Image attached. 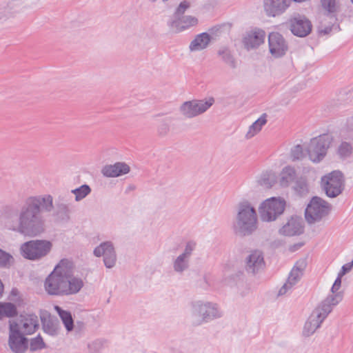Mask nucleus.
I'll use <instances>...</instances> for the list:
<instances>
[{
  "mask_svg": "<svg viewBox=\"0 0 353 353\" xmlns=\"http://www.w3.org/2000/svg\"><path fill=\"white\" fill-rule=\"evenodd\" d=\"M53 196L49 194L28 197L19 213L13 209L6 210L1 216L4 228L29 237L43 234L46 221L43 212H51L54 208Z\"/></svg>",
  "mask_w": 353,
  "mask_h": 353,
  "instance_id": "obj_1",
  "label": "nucleus"
},
{
  "mask_svg": "<svg viewBox=\"0 0 353 353\" xmlns=\"http://www.w3.org/2000/svg\"><path fill=\"white\" fill-rule=\"evenodd\" d=\"M72 263L61 260L44 281V290L51 296H68L77 294L83 287V280L74 276Z\"/></svg>",
  "mask_w": 353,
  "mask_h": 353,
  "instance_id": "obj_2",
  "label": "nucleus"
},
{
  "mask_svg": "<svg viewBox=\"0 0 353 353\" xmlns=\"http://www.w3.org/2000/svg\"><path fill=\"white\" fill-rule=\"evenodd\" d=\"M236 215L232 223L234 234L239 236L252 234L258 228V215L254 205L247 200L239 201L235 208Z\"/></svg>",
  "mask_w": 353,
  "mask_h": 353,
  "instance_id": "obj_3",
  "label": "nucleus"
},
{
  "mask_svg": "<svg viewBox=\"0 0 353 353\" xmlns=\"http://www.w3.org/2000/svg\"><path fill=\"white\" fill-rule=\"evenodd\" d=\"M219 316L221 312L214 303L202 301H195L190 303V320L194 325H201Z\"/></svg>",
  "mask_w": 353,
  "mask_h": 353,
  "instance_id": "obj_4",
  "label": "nucleus"
},
{
  "mask_svg": "<svg viewBox=\"0 0 353 353\" xmlns=\"http://www.w3.org/2000/svg\"><path fill=\"white\" fill-rule=\"evenodd\" d=\"M52 243L48 240H30L22 243L19 251L21 255L28 260L39 261L46 256L51 251Z\"/></svg>",
  "mask_w": 353,
  "mask_h": 353,
  "instance_id": "obj_5",
  "label": "nucleus"
},
{
  "mask_svg": "<svg viewBox=\"0 0 353 353\" xmlns=\"http://www.w3.org/2000/svg\"><path fill=\"white\" fill-rule=\"evenodd\" d=\"M330 210V203L320 197L314 196L305 209V220L309 224L320 222L327 217Z\"/></svg>",
  "mask_w": 353,
  "mask_h": 353,
  "instance_id": "obj_6",
  "label": "nucleus"
},
{
  "mask_svg": "<svg viewBox=\"0 0 353 353\" xmlns=\"http://www.w3.org/2000/svg\"><path fill=\"white\" fill-rule=\"evenodd\" d=\"M332 141V137L330 134H323L312 139L306 146L309 159L314 163L322 161Z\"/></svg>",
  "mask_w": 353,
  "mask_h": 353,
  "instance_id": "obj_7",
  "label": "nucleus"
},
{
  "mask_svg": "<svg viewBox=\"0 0 353 353\" xmlns=\"http://www.w3.org/2000/svg\"><path fill=\"white\" fill-rule=\"evenodd\" d=\"M285 201L281 198L272 197L265 200L259 206V210L263 221H275L283 214Z\"/></svg>",
  "mask_w": 353,
  "mask_h": 353,
  "instance_id": "obj_8",
  "label": "nucleus"
},
{
  "mask_svg": "<svg viewBox=\"0 0 353 353\" xmlns=\"http://www.w3.org/2000/svg\"><path fill=\"white\" fill-rule=\"evenodd\" d=\"M213 97L183 102L179 107L181 114L186 119H192L205 112L214 103Z\"/></svg>",
  "mask_w": 353,
  "mask_h": 353,
  "instance_id": "obj_9",
  "label": "nucleus"
},
{
  "mask_svg": "<svg viewBox=\"0 0 353 353\" xmlns=\"http://www.w3.org/2000/svg\"><path fill=\"white\" fill-rule=\"evenodd\" d=\"M39 320L34 314L20 315L9 321V328L24 336L34 334L39 327Z\"/></svg>",
  "mask_w": 353,
  "mask_h": 353,
  "instance_id": "obj_10",
  "label": "nucleus"
},
{
  "mask_svg": "<svg viewBox=\"0 0 353 353\" xmlns=\"http://www.w3.org/2000/svg\"><path fill=\"white\" fill-rule=\"evenodd\" d=\"M321 185L328 197H336L344 188L343 176L341 172L334 171L322 177Z\"/></svg>",
  "mask_w": 353,
  "mask_h": 353,
  "instance_id": "obj_11",
  "label": "nucleus"
},
{
  "mask_svg": "<svg viewBox=\"0 0 353 353\" xmlns=\"http://www.w3.org/2000/svg\"><path fill=\"white\" fill-rule=\"evenodd\" d=\"M330 312L327 307L326 309L319 303L305 323L303 334L305 336L313 334Z\"/></svg>",
  "mask_w": 353,
  "mask_h": 353,
  "instance_id": "obj_12",
  "label": "nucleus"
},
{
  "mask_svg": "<svg viewBox=\"0 0 353 353\" xmlns=\"http://www.w3.org/2000/svg\"><path fill=\"white\" fill-rule=\"evenodd\" d=\"M307 266V262L305 259H301L296 262L292 268L286 282L280 288L279 295H284L295 285L303 274V272Z\"/></svg>",
  "mask_w": 353,
  "mask_h": 353,
  "instance_id": "obj_13",
  "label": "nucleus"
},
{
  "mask_svg": "<svg viewBox=\"0 0 353 353\" xmlns=\"http://www.w3.org/2000/svg\"><path fill=\"white\" fill-rule=\"evenodd\" d=\"M97 257H103V263L107 268H112L117 262V254L114 246L111 241L100 243L93 251Z\"/></svg>",
  "mask_w": 353,
  "mask_h": 353,
  "instance_id": "obj_14",
  "label": "nucleus"
},
{
  "mask_svg": "<svg viewBox=\"0 0 353 353\" xmlns=\"http://www.w3.org/2000/svg\"><path fill=\"white\" fill-rule=\"evenodd\" d=\"M268 46L270 53L274 58L284 56L288 50L287 41L278 32H272L269 34Z\"/></svg>",
  "mask_w": 353,
  "mask_h": 353,
  "instance_id": "obj_15",
  "label": "nucleus"
},
{
  "mask_svg": "<svg viewBox=\"0 0 353 353\" xmlns=\"http://www.w3.org/2000/svg\"><path fill=\"white\" fill-rule=\"evenodd\" d=\"M264 267L263 254L259 250L251 251L245 259V270L248 274L254 275Z\"/></svg>",
  "mask_w": 353,
  "mask_h": 353,
  "instance_id": "obj_16",
  "label": "nucleus"
},
{
  "mask_svg": "<svg viewBox=\"0 0 353 353\" xmlns=\"http://www.w3.org/2000/svg\"><path fill=\"white\" fill-rule=\"evenodd\" d=\"M342 280L337 278L335 279L331 290L330 293L319 303L323 307L332 312L333 307L337 305L343 299V293L341 290Z\"/></svg>",
  "mask_w": 353,
  "mask_h": 353,
  "instance_id": "obj_17",
  "label": "nucleus"
},
{
  "mask_svg": "<svg viewBox=\"0 0 353 353\" xmlns=\"http://www.w3.org/2000/svg\"><path fill=\"white\" fill-rule=\"evenodd\" d=\"M335 13L336 12H327L320 17L319 25L317 27L319 35L326 36L332 31L339 30V26Z\"/></svg>",
  "mask_w": 353,
  "mask_h": 353,
  "instance_id": "obj_18",
  "label": "nucleus"
},
{
  "mask_svg": "<svg viewBox=\"0 0 353 353\" xmlns=\"http://www.w3.org/2000/svg\"><path fill=\"white\" fill-rule=\"evenodd\" d=\"M8 345L13 353H25L28 348L27 337L9 328Z\"/></svg>",
  "mask_w": 353,
  "mask_h": 353,
  "instance_id": "obj_19",
  "label": "nucleus"
},
{
  "mask_svg": "<svg viewBox=\"0 0 353 353\" xmlns=\"http://www.w3.org/2000/svg\"><path fill=\"white\" fill-rule=\"evenodd\" d=\"M290 30L293 34L299 37H305L312 31V23L304 16L294 17L290 21Z\"/></svg>",
  "mask_w": 353,
  "mask_h": 353,
  "instance_id": "obj_20",
  "label": "nucleus"
},
{
  "mask_svg": "<svg viewBox=\"0 0 353 353\" xmlns=\"http://www.w3.org/2000/svg\"><path fill=\"white\" fill-rule=\"evenodd\" d=\"M265 32L263 30L255 28L245 33L243 43L245 48L250 50L256 49L265 41Z\"/></svg>",
  "mask_w": 353,
  "mask_h": 353,
  "instance_id": "obj_21",
  "label": "nucleus"
},
{
  "mask_svg": "<svg viewBox=\"0 0 353 353\" xmlns=\"http://www.w3.org/2000/svg\"><path fill=\"white\" fill-rule=\"evenodd\" d=\"M197 23L196 17L186 15L172 18L168 21V26L173 32L178 33L196 26Z\"/></svg>",
  "mask_w": 353,
  "mask_h": 353,
  "instance_id": "obj_22",
  "label": "nucleus"
},
{
  "mask_svg": "<svg viewBox=\"0 0 353 353\" xmlns=\"http://www.w3.org/2000/svg\"><path fill=\"white\" fill-rule=\"evenodd\" d=\"M291 0H264V10L268 16L276 17L283 13L290 6Z\"/></svg>",
  "mask_w": 353,
  "mask_h": 353,
  "instance_id": "obj_23",
  "label": "nucleus"
},
{
  "mask_svg": "<svg viewBox=\"0 0 353 353\" xmlns=\"http://www.w3.org/2000/svg\"><path fill=\"white\" fill-rule=\"evenodd\" d=\"M303 232L302 219L298 216H292L285 224L279 230V234L292 236L299 235Z\"/></svg>",
  "mask_w": 353,
  "mask_h": 353,
  "instance_id": "obj_24",
  "label": "nucleus"
},
{
  "mask_svg": "<svg viewBox=\"0 0 353 353\" xmlns=\"http://www.w3.org/2000/svg\"><path fill=\"white\" fill-rule=\"evenodd\" d=\"M130 171V166L124 162H117L114 164L105 165L101 169V174L108 178L119 177L126 174Z\"/></svg>",
  "mask_w": 353,
  "mask_h": 353,
  "instance_id": "obj_25",
  "label": "nucleus"
},
{
  "mask_svg": "<svg viewBox=\"0 0 353 353\" xmlns=\"http://www.w3.org/2000/svg\"><path fill=\"white\" fill-rule=\"evenodd\" d=\"M210 41L208 33H201L195 37L191 41L189 49L192 52L200 51L207 48Z\"/></svg>",
  "mask_w": 353,
  "mask_h": 353,
  "instance_id": "obj_26",
  "label": "nucleus"
},
{
  "mask_svg": "<svg viewBox=\"0 0 353 353\" xmlns=\"http://www.w3.org/2000/svg\"><path fill=\"white\" fill-rule=\"evenodd\" d=\"M70 210L68 204L65 203H57L56 209L53 212V216L59 222H67L70 220Z\"/></svg>",
  "mask_w": 353,
  "mask_h": 353,
  "instance_id": "obj_27",
  "label": "nucleus"
},
{
  "mask_svg": "<svg viewBox=\"0 0 353 353\" xmlns=\"http://www.w3.org/2000/svg\"><path fill=\"white\" fill-rule=\"evenodd\" d=\"M296 178V171L291 166L283 168L280 173L279 183L283 187L288 186Z\"/></svg>",
  "mask_w": 353,
  "mask_h": 353,
  "instance_id": "obj_28",
  "label": "nucleus"
},
{
  "mask_svg": "<svg viewBox=\"0 0 353 353\" xmlns=\"http://www.w3.org/2000/svg\"><path fill=\"white\" fill-rule=\"evenodd\" d=\"M266 123V114H263L249 127V129L245 134V138L249 139L254 137L261 130L262 127Z\"/></svg>",
  "mask_w": 353,
  "mask_h": 353,
  "instance_id": "obj_29",
  "label": "nucleus"
},
{
  "mask_svg": "<svg viewBox=\"0 0 353 353\" xmlns=\"http://www.w3.org/2000/svg\"><path fill=\"white\" fill-rule=\"evenodd\" d=\"M54 310L59 314L66 330L71 332L74 328V321L70 312L62 310L59 306L56 305Z\"/></svg>",
  "mask_w": 353,
  "mask_h": 353,
  "instance_id": "obj_30",
  "label": "nucleus"
},
{
  "mask_svg": "<svg viewBox=\"0 0 353 353\" xmlns=\"http://www.w3.org/2000/svg\"><path fill=\"white\" fill-rule=\"evenodd\" d=\"M44 332L51 336L57 335L59 330V323L55 318H49L43 321Z\"/></svg>",
  "mask_w": 353,
  "mask_h": 353,
  "instance_id": "obj_31",
  "label": "nucleus"
},
{
  "mask_svg": "<svg viewBox=\"0 0 353 353\" xmlns=\"http://www.w3.org/2000/svg\"><path fill=\"white\" fill-rule=\"evenodd\" d=\"M173 121L172 117H165L159 121L157 125V133L160 136H165L170 131L171 124Z\"/></svg>",
  "mask_w": 353,
  "mask_h": 353,
  "instance_id": "obj_32",
  "label": "nucleus"
},
{
  "mask_svg": "<svg viewBox=\"0 0 353 353\" xmlns=\"http://www.w3.org/2000/svg\"><path fill=\"white\" fill-rule=\"evenodd\" d=\"M276 182V176L274 173L267 172L263 174L258 180L259 184L265 189L270 188Z\"/></svg>",
  "mask_w": 353,
  "mask_h": 353,
  "instance_id": "obj_33",
  "label": "nucleus"
},
{
  "mask_svg": "<svg viewBox=\"0 0 353 353\" xmlns=\"http://www.w3.org/2000/svg\"><path fill=\"white\" fill-rule=\"evenodd\" d=\"M17 308L11 303H4L0 304V319L3 317H12L17 314Z\"/></svg>",
  "mask_w": 353,
  "mask_h": 353,
  "instance_id": "obj_34",
  "label": "nucleus"
},
{
  "mask_svg": "<svg viewBox=\"0 0 353 353\" xmlns=\"http://www.w3.org/2000/svg\"><path fill=\"white\" fill-rule=\"evenodd\" d=\"M218 54L221 57V59L230 68H234L236 67V61L233 58L230 51L228 48H222L218 51Z\"/></svg>",
  "mask_w": 353,
  "mask_h": 353,
  "instance_id": "obj_35",
  "label": "nucleus"
},
{
  "mask_svg": "<svg viewBox=\"0 0 353 353\" xmlns=\"http://www.w3.org/2000/svg\"><path fill=\"white\" fill-rule=\"evenodd\" d=\"M189 267V260L179 255L174 260L173 263L174 270L176 272L181 273L186 270Z\"/></svg>",
  "mask_w": 353,
  "mask_h": 353,
  "instance_id": "obj_36",
  "label": "nucleus"
},
{
  "mask_svg": "<svg viewBox=\"0 0 353 353\" xmlns=\"http://www.w3.org/2000/svg\"><path fill=\"white\" fill-rule=\"evenodd\" d=\"M91 192V188L88 185H82L78 188L74 189L71 191L75 195V201H79L84 199Z\"/></svg>",
  "mask_w": 353,
  "mask_h": 353,
  "instance_id": "obj_37",
  "label": "nucleus"
},
{
  "mask_svg": "<svg viewBox=\"0 0 353 353\" xmlns=\"http://www.w3.org/2000/svg\"><path fill=\"white\" fill-rule=\"evenodd\" d=\"M13 256L6 252V251L0 249V268H6L10 267L14 263Z\"/></svg>",
  "mask_w": 353,
  "mask_h": 353,
  "instance_id": "obj_38",
  "label": "nucleus"
},
{
  "mask_svg": "<svg viewBox=\"0 0 353 353\" xmlns=\"http://www.w3.org/2000/svg\"><path fill=\"white\" fill-rule=\"evenodd\" d=\"M46 347V344L40 335L33 338L30 341V350L32 352L42 350Z\"/></svg>",
  "mask_w": 353,
  "mask_h": 353,
  "instance_id": "obj_39",
  "label": "nucleus"
},
{
  "mask_svg": "<svg viewBox=\"0 0 353 353\" xmlns=\"http://www.w3.org/2000/svg\"><path fill=\"white\" fill-rule=\"evenodd\" d=\"M303 147L298 144L291 149L290 157L292 161L302 160L305 157Z\"/></svg>",
  "mask_w": 353,
  "mask_h": 353,
  "instance_id": "obj_40",
  "label": "nucleus"
},
{
  "mask_svg": "<svg viewBox=\"0 0 353 353\" xmlns=\"http://www.w3.org/2000/svg\"><path fill=\"white\" fill-rule=\"evenodd\" d=\"M322 7L327 12H336L338 6L336 0H321Z\"/></svg>",
  "mask_w": 353,
  "mask_h": 353,
  "instance_id": "obj_41",
  "label": "nucleus"
},
{
  "mask_svg": "<svg viewBox=\"0 0 353 353\" xmlns=\"http://www.w3.org/2000/svg\"><path fill=\"white\" fill-rule=\"evenodd\" d=\"M338 153L341 157H347L352 153V147L350 143L343 142L339 147Z\"/></svg>",
  "mask_w": 353,
  "mask_h": 353,
  "instance_id": "obj_42",
  "label": "nucleus"
},
{
  "mask_svg": "<svg viewBox=\"0 0 353 353\" xmlns=\"http://www.w3.org/2000/svg\"><path fill=\"white\" fill-rule=\"evenodd\" d=\"M190 3L187 1H183L181 2L179 6L177 7L174 15L173 18L184 16L183 14L185 12L190 8Z\"/></svg>",
  "mask_w": 353,
  "mask_h": 353,
  "instance_id": "obj_43",
  "label": "nucleus"
},
{
  "mask_svg": "<svg viewBox=\"0 0 353 353\" xmlns=\"http://www.w3.org/2000/svg\"><path fill=\"white\" fill-rule=\"evenodd\" d=\"M352 268L353 260L351 262L347 263L342 266L341 270L338 273L337 278H339L341 279V280H342V277L348 272H350L352 270Z\"/></svg>",
  "mask_w": 353,
  "mask_h": 353,
  "instance_id": "obj_44",
  "label": "nucleus"
},
{
  "mask_svg": "<svg viewBox=\"0 0 353 353\" xmlns=\"http://www.w3.org/2000/svg\"><path fill=\"white\" fill-rule=\"evenodd\" d=\"M194 248V244L190 242V243H187L183 252L180 255L181 256L187 259L188 260H189L190 258V256L192 255V252Z\"/></svg>",
  "mask_w": 353,
  "mask_h": 353,
  "instance_id": "obj_45",
  "label": "nucleus"
},
{
  "mask_svg": "<svg viewBox=\"0 0 353 353\" xmlns=\"http://www.w3.org/2000/svg\"><path fill=\"white\" fill-rule=\"evenodd\" d=\"M251 292V288L249 285L243 284L239 288V292L241 296H245Z\"/></svg>",
  "mask_w": 353,
  "mask_h": 353,
  "instance_id": "obj_46",
  "label": "nucleus"
},
{
  "mask_svg": "<svg viewBox=\"0 0 353 353\" xmlns=\"http://www.w3.org/2000/svg\"><path fill=\"white\" fill-rule=\"evenodd\" d=\"M199 285L202 288H207L209 285V276L208 274L203 275L200 283H199Z\"/></svg>",
  "mask_w": 353,
  "mask_h": 353,
  "instance_id": "obj_47",
  "label": "nucleus"
},
{
  "mask_svg": "<svg viewBox=\"0 0 353 353\" xmlns=\"http://www.w3.org/2000/svg\"><path fill=\"white\" fill-rule=\"evenodd\" d=\"M84 327L85 325L82 321H77L76 324H74L73 330H74L77 333H79L84 329Z\"/></svg>",
  "mask_w": 353,
  "mask_h": 353,
  "instance_id": "obj_48",
  "label": "nucleus"
},
{
  "mask_svg": "<svg viewBox=\"0 0 353 353\" xmlns=\"http://www.w3.org/2000/svg\"><path fill=\"white\" fill-rule=\"evenodd\" d=\"M303 245V243H295L289 247V250L290 252H295V251L298 250L299 249H300Z\"/></svg>",
  "mask_w": 353,
  "mask_h": 353,
  "instance_id": "obj_49",
  "label": "nucleus"
},
{
  "mask_svg": "<svg viewBox=\"0 0 353 353\" xmlns=\"http://www.w3.org/2000/svg\"><path fill=\"white\" fill-rule=\"evenodd\" d=\"M18 294H19V292L16 289H13L12 291H11V293H10V299L12 301H15V299L14 297L18 296Z\"/></svg>",
  "mask_w": 353,
  "mask_h": 353,
  "instance_id": "obj_50",
  "label": "nucleus"
},
{
  "mask_svg": "<svg viewBox=\"0 0 353 353\" xmlns=\"http://www.w3.org/2000/svg\"><path fill=\"white\" fill-rule=\"evenodd\" d=\"M135 190V186L134 185H130L128 187V191H132Z\"/></svg>",
  "mask_w": 353,
  "mask_h": 353,
  "instance_id": "obj_51",
  "label": "nucleus"
},
{
  "mask_svg": "<svg viewBox=\"0 0 353 353\" xmlns=\"http://www.w3.org/2000/svg\"><path fill=\"white\" fill-rule=\"evenodd\" d=\"M305 190H307V188L306 187L303 188V192H304Z\"/></svg>",
  "mask_w": 353,
  "mask_h": 353,
  "instance_id": "obj_52",
  "label": "nucleus"
},
{
  "mask_svg": "<svg viewBox=\"0 0 353 353\" xmlns=\"http://www.w3.org/2000/svg\"><path fill=\"white\" fill-rule=\"evenodd\" d=\"M152 2H155L157 0H150Z\"/></svg>",
  "mask_w": 353,
  "mask_h": 353,
  "instance_id": "obj_53",
  "label": "nucleus"
},
{
  "mask_svg": "<svg viewBox=\"0 0 353 353\" xmlns=\"http://www.w3.org/2000/svg\"><path fill=\"white\" fill-rule=\"evenodd\" d=\"M351 2L353 3V0H351Z\"/></svg>",
  "mask_w": 353,
  "mask_h": 353,
  "instance_id": "obj_54",
  "label": "nucleus"
}]
</instances>
